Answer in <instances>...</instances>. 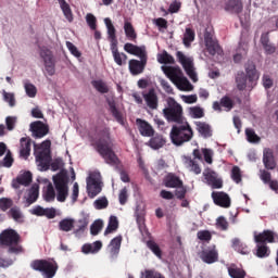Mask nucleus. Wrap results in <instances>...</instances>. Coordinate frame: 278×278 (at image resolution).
Instances as JSON below:
<instances>
[{"instance_id":"nucleus-5","label":"nucleus","mask_w":278,"mask_h":278,"mask_svg":"<svg viewBox=\"0 0 278 278\" xmlns=\"http://www.w3.org/2000/svg\"><path fill=\"white\" fill-rule=\"evenodd\" d=\"M51 141L46 140L40 146L35 144V157L40 170H48L51 164Z\"/></svg>"},{"instance_id":"nucleus-6","label":"nucleus","mask_w":278,"mask_h":278,"mask_svg":"<svg viewBox=\"0 0 278 278\" xmlns=\"http://www.w3.org/2000/svg\"><path fill=\"white\" fill-rule=\"evenodd\" d=\"M167 108L163 109V114L170 123H184V108L174 98L166 99Z\"/></svg>"},{"instance_id":"nucleus-55","label":"nucleus","mask_w":278,"mask_h":278,"mask_svg":"<svg viewBox=\"0 0 278 278\" xmlns=\"http://www.w3.org/2000/svg\"><path fill=\"white\" fill-rule=\"evenodd\" d=\"M66 47L74 58H81V52L75 47V45H73V42L67 41Z\"/></svg>"},{"instance_id":"nucleus-41","label":"nucleus","mask_w":278,"mask_h":278,"mask_svg":"<svg viewBox=\"0 0 278 278\" xmlns=\"http://www.w3.org/2000/svg\"><path fill=\"white\" fill-rule=\"evenodd\" d=\"M164 144H166V140L162 136H156L150 140L151 149H162Z\"/></svg>"},{"instance_id":"nucleus-17","label":"nucleus","mask_w":278,"mask_h":278,"mask_svg":"<svg viewBox=\"0 0 278 278\" xmlns=\"http://www.w3.org/2000/svg\"><path fill=\"white\" fill-rule=\"evenodd\" d=\"M208 186L218 189L223 188V179L218 178V175L212 169H205L203 173Z\"/></svg>"},{"instance_id":"nucleus-13","label":"nucleus","mask_w":278,"mask_h":278,"mask_svg":"<svg viewBox=\"0 0 278 278\" xmlns=\"http://www.w3.org/2000/svg\"><path fill=\"white\" fill-rule=\"evenodd\" d=\"M200 257L205 264H214L215 262H218V251H216V245H211L204 249L200 253Z\"/></svg>"},{"instance_id":"nucleus-2","label":"nucleus","mask_w":278,"mask_h":278,"mask_svg":"<svg viewBox=\"0 0 278 278\" xmlns=\"http://www.w3.org/2000/svg\"><path fill=\"white\" fill-rule=\"evenodd\" d=\"M162 71L164 75L176 86L178 90L181 92H192L194 90V86L188 80V78L184 75L181 67L179 66H168L163 65Z\"/></svg>"},{"instance_id":"nucleus-4","label":"nucleus","mask_w":278,"mask_h":278,"mask_svg":"<svg viewBox=\"0 0 278 278\" xmlns=\"http://www.w3.org/2000/svg\"><path fill=\"white\" fill-rule=\"evenodd\" d=\"M192 139V128L188 122H181L177 126H174L170 130V140L176 147H181L184 142H189Z\"/></svg>"},{"instance_id":"nucleus-49","label":"nucleus","mask_w":278,"mask_h":278,"mask_svg":"<svg viewBox=\"0 0 278 278\" xmlns=\"http://www.w3.org/2000/svg\"><path fill=\"white\" fill-rule=\"evenodd\" d=\"M148 248L156 255V257L162 258V250L160 249V245L155 243L154 241H148Z\"/></svg>"},{"instance_id":"nucleus-62","label":"nucleus","mask_w":278,"mask_h":278,"mask_svg":"<svg viewBox=\"0 0 278 278\" xmlns=\"http://www.w3.org/2000/svg\"><path fill=\"white\" fill-rule=\"evenodd\" d=\"M216 227L225 231V229L229 227V224L227 223V219H225V217L220 216L216 220Z\"/></svg>"},{"instance_id":"nucleus-46","label":"nucleus","mask_w":278,"mask_h":278,"mask_svg":"<svg viewBox=\"0 0 278 278\" xmlns=\"http://www.w3.org/2000/svg\"><path fill=\"white\" fill-rule=\"evenodd\" d=\"M191 118H203V109L200 106L189 108Z\"/></svg>"},{"instance_id":"nucleus-9","label":"nucleus","mask_w":278,"mask_h":278,"mask_svg":"<svg viewBox=\"0 0 278 278\" xmlns=\"http://www.w3.org/2000/svg\"><path fill=\"white\" fill-rule=\"evenodd\" d=\"M176 58L185 70V73H187L188 77H190V79L194 83L199 81V78L197 77V72L194 71V60L190 56H187L181 51H178L176 53Z\"/></svg>"},{"instance_id":"nucleus-16","label":"nucleus","mask_w":278,"mask_h":278,"mask_svg":"<svg viewBox=\"0 0 278 278\" xmlns=\"http://www.w3.org/2000/svg\"><path fill=\"white\" fill-rule=\"evenodd\" d=\"M124 51L130 55L140 58V60H144V58H147V48H144V46L138 47L134 43H125Z\"/></svg>"},{"instance_id":"nucleus-54","label":"nucleus","mask_w":278,"mask_h":278,"mask_svg":"<svg viewBox=\"0 0 278 278\" xmlns=\"http://www.w3.org/2000/svg\"><path fill=\"white\" fill-rule=\"evenodd\" d=\"M12 207V200L10 198H2L0 199V210L5 212Z\"/></svg>"},{"instance_id":"nucleus-60","label":"nucleus","mask_w":278,"mask_h":278,"mask_svg":"<svg viewBox=\"0 0 278 278\" xmlns=\"http://www.w3.org/2000/svg\"><path fill=\"white\" fill-rule=\"evenodd\" d=\"M10 214L12 218L17 223H21V220H23V213H21V210L16 207L11 208Z\"/></svg>"},{"instance_id":"nucleus-21","label":"nucleus","mask_w":278,"mask_h":278,"mask_svg":"<svg viewBox=\"0 0 278 278\" xmlns=\"http://www.w3.org/2000/svg\"><path fill=\"white\" fill-rule=\"evenodd\" d=\"M111 51L113 60L115 64H117V66H123V64H127V54L118 52V45H111Z\"/></svg>"},{"instance_id":"nucleus-48","label":"nucleus","mask_w":278,"mask_h":278,"mask_svg":"<svg viewBox=\"0 0 278 278\" xmlns=\"http://www.w3.org/2000/svg\"><path fill=\"white\" fill-rule=\"evenodd\" d=\"M256 255L258 257H268V255H270V250L265 244H258Z\"/></svg>"},{"instance_id":"nucleus-32","label":"nucleus","mask_w":278,"mask_h":278,"mask_svg":"<svg viewBox=\"0 0 278 278\" xmlns=\"http://www.w3.org/2000/svg\"><path fill=\"white\" fill-rule=\"evenodd\" d=\"M40 186L35 184L33 187L29 189L28 194L26 195V201L28 205H31V203H35L38 199Z\"/></svg>"},{"instance_id":"nucleus-3","label":"nucleus","mask_w":278,"mask_h":278,"mask_svg":"<svg viewBox=\"0 0 278 278\" xmlns=\"http://www.w3.org/2000/svg\"><path fill=\"white\" fill-rule=\"evenodd\" d=\"M110 147H112V139H110V132L104 130L99 135L97 151L105 160L106 164H118V157Z\"/></svg>"},{"instance_id":"nucleus-19","label":"nucleus","mask_w":278,"mask_h":278,"mask_svg":"<svg viewBox=\"0 0 278 278\" xmlns=\"http://www.w3.org/2000/svg\"><path fill=\"white\" fill-rule=\"evenodd\" d=\"M263 163L265 168L268 170H273L276 168L277 163L275 162V154L273 153V150L269 148H265L263 150Z\"/></svg>"},{"instance_id":"nucleus-20","label":"nucleus","mask_w":278,"mask_h":278,"mask_svg":"<svg viewBox=\"0 0 278 278\" xmlns=\"http://www.w3.org/2000/svg\"><path fill=\"white\" fill-rule=\"evenodd\" d=\"M146 64L147 59H141V61L130 60L128 66L131 75H140V73H143Z\"/></svg>"},{"instance_id":"nucleus-24","label":"nucleus","mask_w":278,"mask_h":278,"mask_svg":"<svg viewBox=\"0 0 278 278\" xmlns=\"http://www.w3.org/2000/svg\"><path fill=\"white\" fill-rule=\"evenodd\" d=\"M104 25L108 29V36L111 45H118V41L116 40V28L114 27L112 20H110L109 17H105Z\"/></svg>"},{"instance_id":"nucleus-33","label":"nucleus","mask_w":278,"mask_h":278,"mask_svg":"<svg viewBox=\"0 0 278 278\" xmlns=\"http://www.w3.org/2000/svg\"><path fill=\"white\" fill-rule=\"evenodd\" d=\"M61 10L65 16V18L72 23L73 21V11L71 10V5H68V3H66V0H58Z\"/></svg>"},{"instance_id":"nucleus-1","label":"nucleus","mask_w":278,"mask_h":278,"mask_svg":"<svg viewBox=\"0 0 278 278\" xmlns=\"http://www.w3.org/2000/svg\"><path fill=\"white\" fill-rule=\"evenodd\" d=\"M37 181L46 189L43 193V199L48 203L55 201V194L56 201H59V203H64V201H66V199L68 198V175H66V172H61L53 177L55 191L53 190V186L49 182V179L39 178L37 179Z\"/></svg>"},{"instance_id":"nucleus-29","label":"nucleus","mask_w":278,"mask_h":278,"mask_svg":"<svg viewBox=\"0 0 278 278\" xmlns=\"http://www.w3.org/2000/svg\"><path fill=\"white\" fill-rule=\"evenodd\" d=\"M21 148H20V153L22 157H28L30 151H31V141L27 137H23L21 140Z\"/></svg>"},{"instance_id":"nucleus-26","label":"nucleus","mask_w":278,"mask_h":278,"mask_svg":"<svg viewBox=\"0 0 278 278\" xmlns=\"http://www.w3.org/2000/svg\"><path fill=\"white\" fill-rule=\"evenodd\" d=\"M205 45L211 55H216V53H220V46H218V42L208 35L205 36Z\"/></svg>"},{"instance_id":"nucleus-58","label":"nucleus","mask_w":278,"mask_h":278,"mask_svg":"<svg viewBox=\"0 0 278 278\" xmlns=\"http://www.w3.org/2000/svg\"><path fill=\"white\" fill-rule=\"evenodd\" d=\"M141 278H164V276L154 270H146L141 273Z\"/></svg>"},{"instance_id":"nucleus-44","label":"nucleus","mask_w":278,"mask_h":278,"mask_svg":"<svg viewBox=\"0 0 278 278\" xmlns=\"http://www.w3.org/2000/svg\"><path fill=\"white\" fill-rule=\"evenodd\" d=\"M75 225V220L71 218H66L60 222V229L62 231H71Z\"/></svg>"},{"instance_id":"nucleus-63","label":"nucleus","mask_w":278,"mask_h":278,"mask_svg":"<svg viewBox=\"0 0 278 278\" xmlns=\"http://www.w3.org/2000/svg\"><path fill=\"white\" fill-rule=\"evenodd\" d=\"M202 153L204 155L205 163L212 164V157H214V151L210 149H202Z\"/></svg>"},{"instance_id":"nucleus-22","label":"nucleus","mask_w":278,"mask_h":278,"mask_svg":"<svg viewBox=\"0 0 278 278\" xmlns=\"http://www.w3.org/2000/svg\"><path fill=\"white\" fill-rule=\"evenodd\" d=\"M103 249V242L96 241L93 243H86L83 245L81 251L85 255L99 253Z\"/></svg>"},{"instance_id":"nucleus-50","label":"nucleus","mask_w":278,"mask_h":278,"mask_svg":"<svg viewBox=\"0 0 278 278\" xmlns=\"http://www.w3.org/2000/svg\"><path fill=\"white\" fill-rule=\"evenodd\" d=\"M245 71L249 79H257V72L255 71V65L253 63H249Z\"/></svg>"},{"instance_id":"nucleus-61","label":"nucleus","mask_w":278,"mask_h":278,"mask_svg":"<svg viewBox=\"0 0 278 278\" xmlns=\"http://www.w3.org/2000/svg\"><path fill=\"white\" fill-rule=\"evenodd\" d=\"M86 22L90 29H97V17L92 13L86 15Z\"/></svg>"},{"instance_id":"nucleus-23","label":"nucleus","mask_w":278,"mask_h":278,"mask_svg":"<svg viewBox=\"0 0 278 278\" xmlns=\"http://www.w3.org/2000/svg\"><path fill=\"white\" fill-rule=\"evenodd\" d=\"M143 99L150 110H157V93H155V89H150L148 93L143 94Z\"/></svg>"},{"instance_id":"nucleus-57","label":"nucleus","mask_w":278,"mask_h":278,"mask_svg":"<svg viewBox=\"0 0 278 278\" xmlns=\"http://www.w3.org/2000/svg\"><path fill=\"white\" fill-rule=\"evenodd\" d=\"M231 178L233 179V181H236V184H240V181H242V174L240 173V167L235 166L232 168Z\"/></svg>"},{"instance_id":"nucleus-47","label":"nucleus","mask_w":278,"mask_h":278,"mask_svg":"<svg viewBox=\"0 0 278 278\" xmlns=\"http://www.w3.org/2000/svg\"><path fill=\"white\" fill-rule=\"evenodd\" d=\"M245 136H247V140L248 142H260V136H257V134H255V130L248 128L245 129Z\"/></svg>"},{"instance_id":"nucleus-27","label":"nucleus","mask_w":278,"mask_h":278,"mask_svg":"<svg viewBox=\"0 0 278 278\" xmlns=\"http://www.w3.org/2000/svg\"><path fill=\"white\" fill-rule=\"evenodd\" d=\"M182 163L185 165V168L190 170V173H194L195 175H201V167L191 157L182 156Z\"/></svg>"},{"instance_id":"nucleus-10","label":"nucleus","mask_w":278,"mask_h":278,"mask_svg":"<svg viewBox=\"0 0 278 278\" xmlns=\"http://www.w3.org/2000/svg\"><path fill=\"white\" fill-rule=\"evenodd\" d=\"M40 58L43 62L46 73L50 76L55 75V59L53 58V52L49 49H41Z\"/></svg>"},{"instance_id":"nucleus-12","label":"nucleus","mask_w":278,"mask_h":278,"mask_svg":"<svg viewBox=\"0 0 278 278\" xmlns=\"http://www.w3.org/2000/svg\"><path fill=\"white\" fill-rule=\"evenodd\" d=\"M123 244V236L118 235L113 238L106 247V251L111 260H116L121 253V245Z\"/></svg>"},{"instance_id":"nucleus-34","label":"nucleus","mask_w":278,"mask_h":278,"mask_svg":"<svg viewBox=\"0 0 278 278\" xmlns=\"http://www.w3.org/2000/svg\"><path fill=\"white\" fill-rule=\"evenodd\" d=\"M261 43L263 46V49L265 50V52L268 55L275 53V51H276L275 46H273V43H270V41L268 39V35H262Z\"/></svg>"},{"instance_id":"nucleus-7","label":"nucleus","mask_w":278,"mask_h":278,"mask_svg":"<svg viewBox=\"0 0 278 278\" xmlns=\"http://www.w3.org/2000/svg\"><path fill=\"white\" fill-rule=\"evenodd\" d=\"M86 184L88 197H90V199H94L97 194L101 193V190L103 188V182L101 181V172L97 169L90 170L88 173Z\"/></svg>"},{"instance_id":"nucleus-18","label":"nucleus","mask_w":278,"mask_h":278,"mask_svg":"<svg viewBox=\"0 0 278 278\" xmlns=\"http://www.w3.org/2000/svg\"><path fill=\"white\" fill-rule=\"evenodd\" d=\"M212 199L214 201L215 205H219V207H230L231 205V199L229 198V194L225 192H213Z\"/></svg>"},{"instance_id":"nucleus-30","label":"nucleus","mask_w":278,"mask_h":278,"mask_svg":"<svg viewBox=\"0 0 278 278\" xmlns=\"http://www.w3.org/2000/svg\"><path fill=\"white\" fill-rule=\"evenodd\" d=\"M225 10L232 14H238L242 12V2L240 0H230L226 3Z\"/></svg>"},{"instance_id":"nucleus-37","label":"nucleus","mask_w":278,"mask_h":278,"mask_svg":"<svg viewBox=\"0 0 278 278\" xmlns=\"http://www.w3.org/2000/svg\"><path fill=\"white\" fill-rule=\"evenodd\" d=\"M156 60L160 64H175V59L166 51L159 53Z\"/></svg>"},{"instance_id":"nucleus-15","label":"nucleus","mask_w":278,"mask_h":278,"mask_svg":"<svg viewBox=\"0 0 278 278\" xmlns=\"http://www.w3.org/2000/svg\"><path fill=\"white\" fill-rule=\"evenodd\" d=\"M30 131L35 138H45L49 134V126L42 122L37 121L30 124Z\"/></svg>"},{"instance_id":"nucleus-28","label":"nucleus","mask_w":278,"mask_h":278,"mask_svg":"<svg viewBox=\"0 0 278 278\" xmlns=\"http://www.w3.org/2000/svg\"><path fill=\"white\" fill-rule=\"evenodd\" d=\"M137 126L141 136L151 137L153 136V127L147 123V121L137 119Z\"/></svg>"},{"instance_id":"nucleus-35","label":"nucleus","mask_w":278,"mask_h":278,"mask_svg":"<svg viewBox=\"0 0 278 278\" xmlns=\"http://www.w3.org/2000/svg\"><path fill=\"white\" fill-rule=\"evenodd\" d=\"M228 274L231 278H244L247 277V271H244L242 268H239L236 265H231L228 267Z\"/></svg>"},{"instance_id":"nucleus-39","label":"nucleus","mask_w":278,"mask_h":278,"mask_svg":"<svg viewBox=\"0 0 278 278\" xmlns=\"http://www.w3.org/2000/svg\"><path fill=\"white\" fill-rule=\"evenodd\" d=\"M124 31L128 40H136V30L134 29V25H131L128 21L124 23Z\"/></svg>"},{"instance_id":"nucleus-52","label":"nucleus","mask_w":278,"mask_h":278,"mask_svg":"<svg viewBox=\"0 0 278 278\" xmlns=\"http://www.w3.org/2000/svg\"><path fill=\"white\" fill-rule=\"evenodd\" d=\"M24 88L27 97H30V99H34V97H36V93L38 92V90L36 89V86L29 83H26Z\"/></svg>"},{"instance_id":"nucleus-45","label":"nucleus","mask_w":278,"mask_h":278,"mask_svg":"<svg viewBox=\"0 0 278 278\" xmlns=\"http://www.w3.org/2000/svg\"><path fill=\"white\" fill-rule=\"evenodd\" d=\"M101 229H103V220L98 219L90 227L91 236H98Z\"/></svg>"},{"instance_id":"nucleus-56","label":"nucleus","mask_w":278,"mask_h":278,"mask_svg":"<svg viewBox=\"0 0 278 278\" xmlns=\"http://www.w3.org/2000/svg\"><path fill=\"white\" fill-rule=\"evenodd\" d=\"M96 210H105L108 207V199L100 198L93 202Z\"/></svg>"},{"instance_id":"nucleus-51","label":"nucleus","mask_w":278,"mask_h":278,"mask_svg":"<svg viewBox=\"0 0 278 278\" xmlns=\"http://www.w3.org/2000/svg\"><path fill=\"white\" fill-rule=\"evenodd\" d=\"M236 81L237 88H239V90H244V88L247 87V77L244 76V73L238 74Z\"/></svg>"},{"instance_id":"nucleus-38","label":"nucleus","mask_w":278,"mask_h":278,"mask_svg":"<svg viewBox=\"0 0 278 278\" xmlns=\"http://www.w3.org/2000/svg\"><path fill=\"white\" fill-rule=\"evenodd\" d=\"M197 129L201 136H204V138H207V136H212V129L210 128V125L203 122L197 123Z\"/></svg>"},{"instance_id":"nucleus-36","label":"nucleus","mask_w":278,"mask_h":278,"mask_svg":"<svg viewBox=\"0 0 278 278\" xmlns=\"http://www.w3.org/2000/svg\"><path fill=\"white\" fill-rule=\"evenodd\" d=\"M118 229V218L116 216H111L109 219V225L104 230V236H109V233H114Z\"/></svg>"},{"instance_id":"nucleus-11","label":"nucleus","mask_w":278,"mask_h":278,"mask_svg":"<svg viewBox=\"0 0 278 278\" xmlns=\"http://www.w3.org/2000/svg\"><path fill=\"white\" fill-rule=\"evenodd\" d=\"M21 241V236L14 229H7L0 235V242L5 247H12Z\"/></svg>"},{"instance_id":"nucleus-42","label":"nucleus","mask_w":278,"mask_h":278,"mask_svg":"<svg viewBox=\"0 0 278 278\" xmlns=\"http://www.w3.org/2000/svg\"><path fill=\"white\" fill-rule=\"evenodd\" d=\"M91 85L98 92H101L102 94H105V92H109L110 90L103 80H93Z\"/></svg>"},{"instance_id":"nucleus-64","label":"nucleus","mask_w":278,"mask_h":278,"mask_svg":"<svg viewBox=\"0 0 278 278\" xmlns=\"http://www.w3.org/2000/svg\"><path fill=\"white\" fill-rule=\"evenodd\" d=\"M180 99L184 101V103H187V104H192V103H197L198 101V98H197V94H190V96H180Z\"/></svg>"},{"instance_id":"nucleus-25","label":"nucleus","mask_w":278,"mask_h":278,"mask_svg":"<svg viewBox=\"0 0 278 278\" xmlns=\"http://www.w3.org/2000/svg\"><path fill=\"white\" fill-rule=\"evenodd\" d=\"M275 238H277V235L270 230H265L258 235L254 236V240L257 243L263 242H275Z\"/></svg>"},{"instance_id":"nucleus-14","label":"nucleus","mask_w":278,"mask_h":278,"mask_svg":"<svg viewBox=\"0 0 278 278\" xmlns=\"http://www.w3.org/2000/svg\"><path fill=\"white\" fill-rule=\"evenodd\" d=\"M31 172H22L16 177V179H13L12 188H14L15 190H20L21 186L27 187L31 184Z\"/></svg>"},{"instance_id":"nucleus-40","label":"nucleus","mask_w":278,"mask_h":278,"mask_svg":"<svg viewBox=\"0 0 278 278\" xmlns=\"http://www.w3.org/2000/svg\"><path fill=\"white\" fill-rule=\"evenodd\" d=\"M3 101L9 104L10 108H14L16 105V97L13 92H8L2 90Z\"/></svg>"},{"instance_id":"nucleus-8","label":"nucleus","mask_w":278,"mask_h":278,"mask_svg":"<svg viewBox=\"0 0 278 278\" xmlns=\"http://www.w3.org/2000/svg\"><path fill=\"white\" fill-rule=\"evenodd\" d=\"M34 270H39L43 278H53L58 270V264L49 261H35L31 264Z\"/></svg>"},{"instance_id":"nucleus-53","label":"nucleus","mask_w":278,"mask_h":278,"mask_svg":"<svg viewBox=\"0 0 278 278\" xmlns=\"http://www.w3.org/2000/svg\"><path fill=\"white\" fill-rule=\"evenodd\" d=\"M127 199H129V190L124 188L119 191L118 201L121 205H125L127 203Z\"/></svg>"},{"instance_id":"nucleus-43","label":"nucleus","mask_w":278,"mask_h":278,"mask_svg":"<svg viewBox=\"0 0 278 278\" xmlns=\"http://www.w3.org/2000/svg\"><path fill=\"white\" fill-rule=\"evenodd\" d=\"M182 42L185 47H190V43L194 42V33L190 28H186Z\"/></svg>"},{"instance_id":"nucleus-31","label":"nucleus","mask_w":278,"mask_h":278,"mask_svg":"<svg viewBox=\"0 0 278 278\" xmlns=\"http://www.w3.org/2000/svg\"><path fill=\"white\" fill-rule=\"evenodd\" d=\"M184 182H181V180L179 179V177L169 174L166 176L165 178V186L167 188H181Z\"/></svg>"},{"instance_id":"nucleus-59","label":"nucleus","mask_w":278,"mask_h":278,"mask_svg":"<svg viewBox=\"0 0 278 278\" xmlns=\"http://www.w3.org/2000/svg\"><path fill=\"white\" fill-rule=\"evenodd\" d=\"M154 24L159 27L161 31L168 29V22L165 18L159 17L154 20Z\"/></svg>"}]
</instances>
